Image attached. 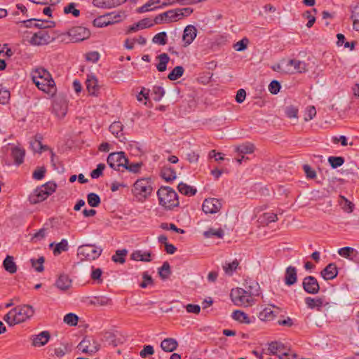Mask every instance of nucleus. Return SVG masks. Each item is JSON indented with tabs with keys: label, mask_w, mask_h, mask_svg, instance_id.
Returning <instances> with one entry per match:
<instances>
[{
	"label": "nucleus",
	"mask_w": 359,
	"mask_h": 359,
	"mask_svg": "<svg viewBox=\"0 0 359 359\" xmlns=\"http://www.w3.org/2000/svg\"><path fill=\"white\" fill-rule=\"evenodd\" d=\"M32 79L38 88L53 95L56 93L55 81L50 74L43 68H36L31 73Z\"/></svg>",
	"instance_id": "nucleus-1"
},
{
	"label": "nucleus",
	"mask_w": 359,
	"mask_h": 359,
	"mask_svg": "<svg viewBox=\"0 0 359 359\" xmlns=\"http://www.w3.org/2000/svg\"><path fill=\"white\" fill-rule=\"evenodd\" d=\"M157 196L159 205L165 210H170L179 206L178 195L176 191L170 187H161L157 191Z\"/></svg>",
	"instance_id": "nucleus-2"
},
{
	"label": "nucleus",
	"mask_w": 359,
	"mask_h": 359,
	"mask_svg": "<svg viewBox=\"0 0 359 359\" xmlns=\"http://www.w3.org/2000/svg\"><path fill=\"white\" fill-rule=\"evenodd\" d=\"M153 190L151 182L149 178H142L137 180L133 189L135 196L139 197V200H144L148 198Z\"/></svg>",
	"instance_id": "nucleus-3"
},
{
	"label": "nucleus",
	"mask_w": 359,
	"mask_h": 359,
	"mask_svg": "<svg viewBox=\"0 0 359 359\" xmlns=\"http://www.w3.org/2000/svg\"><path fill=\"white\" fill-rule=\"evenodd\" d=\"M102 252V248L95 244H85L78 248V255L83 257L81 260H95L101 255Z\"/></svg>",
	"instance_id": "nucleus-4"
},
{
	"label": "nucleus",
	"mask_w": 359,
	"mask_h": 359,
	"mask_svg": "<svg viewBox=\"0 0 359 359\" xmlns=\"http://www.w3.org/2000/svg\"><path fill=\"white\" fill-rule=\"evenodd\" d=\"M231 298L237 306H248L253 302V297L246 293L243 288L233 289L231 292Z\"/></svg>",
	"instance_id": "nucleus-5"
},
{
	"label": "nucleus",
	"mask_w": 359,
	"mask_h": 359,
	"mask_svg": "<svg viewBox=\"0 0 359 359\" xmlns=\"http://www.w3.org/2000/svg\"><path fill=\"white\" fill-rule=\"evenodd\" d=\"M125 17L124 13H111L96 18L93 20V25L97 27H106L121 21Z\"/></svg>",
	"instance_id": "nucleus-6"
},
{
	"label": "nucleus",
	"mask_w": 359,
	"mask_h": 359,
	"mask_svg": "<svg viewBox=\"0 0 359 359\" xmlns=\"http://www.w3.org/2000/svg\"><path fill=\"white\" fill-rule=\"evenodd\" d=\"M268 351L270 354L276 355L280 359H294L297 358L296 353H290V350L287 349L280 342L273 341L269 344Z\"/></svg>",
	"instance_id": "nucleus-7"
},
{
	"label": "nucleus",
	"mask_w": 359,
	"mask_h": 359,
	"mask_svg": "<svg viewBox=\"0 0 359 359\" xmlns=\"http://www.w3.org/2000/svg\"><path fill=\"white\" fill-rule=\"evenodd\" d=\"M13 311H15L13 321L17 324L25 321L32 317L34 313L32 306L27 304L16 306L13 309Z\"/></svg>",
	"instance_id": "nucleus-8"
},
{
	"label": "nucleus",
	"mask_w": 359,
	"mask_h": 359,
	"mask_svg": "<svg viewBox=\"0 0 359 359\" xmlns=\"http://www.w3.org/2000/svg\"><path fill=\"white\" fill-rule=\"evenodd\" d=\"M107 163L114 170H118L128 163V158L123 151L113 152L109 154L107 159Z\"/></svg>",
	"instance_id": "nucleus-9"
},
{
	"label": "nucleus",
	"mask_w": 359,
	"mask_h": 359,
	"mask_svg": "<svg viewBox=\"0 0 359 359\" xmlns=\"http://www.w3.org/2000/svg\"><path fill=\"white\" fill-rule=\"evenodd\" d=\"M68 35L72 42H79L88 39L90 32L86 27L77 26L71 28L68 32Z\"/></svg>",
	"instance_id": "nucleus-10"
},
{
	"label": "nucleus",
	"mask_w": 359,
	"mask_h": 359,
	"mask_svg": "<svg viewBox=\"0 0 359 359\" xmlns=\"http://www.w3.org/2000/svg\"><path fill=\"white\" fill-rule=\"evenodd\" d=\"M222 207L220 200L215 198H209L204 200L202 205V210L205 214H215Z\"/></svg>",
	"instance_id": "nucleus-11"
},
{
	"label": "nucleus",
	"mask_w": 359,
	"mask_h": 359,
	"mask_svg": "<svg viewBox=\"0 0 359 359\" xmlns=\"http://www.w3.org/2000/svg\"><path fill=\"white\" fill-rule=\"evenodd\" d=\"M53 39L47 31L40 30L32 35L29 43L33 46H43L49 43Z\"/></svg>",
	"instance_id": "nucleus-12"
},
{
	"label": "nucleus",
	"mask_w": 359,
	"mask_h": 359,
	"mask_svg": "<svg viewBox=\"0 0 359 359\" xmlns=\"http://www.w3.org/2000/svg\"><path fill=\"white\" fill-rule=\"evenodd\" d=\"M304 290L310 294H316L320 291V285L317 279L312 276H306L302 281Z\"/></svg>",
	"instance_id": "nucleus-13"
},
{
	"label": "nucleus",
	"mask_w": 359,
	"mask_h": 359,
	"mask_svg": "<svg viewBox=\"0 0 359 359\" xmlns=\"http://www.w3.org/2000/svg\"><path fill=\"white\" fill-rule=\"evenodd\" d=\"M291 67H293L294 70L298 73H303L307 71V65L303 61L295 59L290 60L287 62L285 72L293 73L294 71L291 69Z\"/></svg>",
	"instance_id": "nucleus-14"
},
{
	"label": "nucleus",
	"mask_w": 359,
	"mask_h": 359,
	"mask_svg": "<svg viewBox=\"0 0 359 359\" xmlns=\"http://www.w3.org/2000/svg\"><path fill=\"white\" fill-rule=\"evenodd\" d=\"M305 304L309 309H316L318 311H321V308L323 306H330V304L328 302L324 303V299L322 297L313 298L307 297L305 298Z\"/></svg>",
	"instance_id": "nucleus-15"
},
{
	"label": "nucleus",
	"mask_w": 359,
	"mask_h": 359,
	"mask_svg": "<svg viewBox=\"0 0 359 359\" xmlns=\"http://www.w3.org/2000/svg\"><path fill=\"white\" fill-rule=\"evenodd\" d=\"M297 281V270L293 266L286 268L284 276L285 284L287 286L294 285Z\"/></svg>",
	"instance_id": "nucleus-16"
},
{
	"label": "nucleus",
	"mask_w": 359,
	"mask_h": 359,
	"mask_svg": "<svg viewBox=\"0 0 359 359\" xmlns=\"http://www.w3.org/2000/svg\"><path fill=\"white\" fill-rule=\"evenodd\" d=\"M93 343L95 345L91 346L90 339L86 337L79 344L77 347L82 353L92 354L96 353L100 348L99 345L95 344V341H93Z\"/></svg>",
	"instance_id": "nucleus-17"
},
{
	"label": "nucleus",
	"mask_w": 359,
	"mask_h": 359,
	"mask_svg": "<svg viewBox=\"0 0 359 359\" xmlns=\"http://www.w3.org/2000/svg\"><path fill=\"white\" fill-rule=\"evenodd\" d=\"M176 15L175 9L169 10L156 16L154 20V24H161L163 22H175Z\"/></svg>",
	"instance_id": "nucleus-18"
},
{
	"label": "nucleus",
	"mask_w": 359,
	"mask_h": 359,
	"mask_svg": "<svg viewBox=\"0 0 359 359\" xmlns=\"http://www.w3.org/2000/svg\"><path fill=\"white\" fill-rule=\"evenodd\" d=\"M109 131L115 135L116 138L119 140L121 142H125L126 141V138L123 133V125L120 121H114L113 122L109 128Z\"/></svg>",
	"instance_id": "nucleus-19"
},
{
	"label": "nucleus",
	"mask_w": 359,
	"mask_h": 359,
	"mask_svg": "<svg viewBox=\"0 0 359 359\" xmlns=\"http://www.w3.org/2000/svg\"><path fill=\"white\" fill-rule=\"evenodd\" d=\"M197 30L193 25H188L185 27L182 36V40L184 43V46L190 45L194 39L196 37Z\"/></svg>",
	"instance_id": "nucleus-20"
},
{
	"label": "nucleus",
	"mask_w": 359,
	"mask_h": 359,
	"mask_svg": "<svg viewBox=\"0 0 359 359\" xmlns=\"http://www.w3.org/2000/svg\"><path fill=\"white\" fill-rule=\"evenodd\" d=\"M72 280L68 275L61 273L57 278L55 285L62 291H66L72 287Z\"/></svg>",
	"instance_id": "nucleus-21"
},
{
	"label": "nucleus",
	"mask_w": 359,
	"mask_h": 359,
	"mask_svg": "<svg viewBox=\"0 0 359 359\" xmlns=\"http://www.w3.org/2000/svg\"><path fill=\"white\" fill-rule=\"evenodd\" d=\"M49 196H50L49 194L44 189H42V187H38L34 190L33 194H32L30 195L29 201L31 203L36 204V203L43 201Z\"/></svg>",
	"instance_id": "nucleus-22"
},
{
	"label": "nucleus",
	"mask_w": 359,
	"mask_h": 359,
	"mask_svg": "<svg viewBox=\"0 0 359 359\" xmlns=\"http://www.w3.org/2000/svg\"><path fill=\"white\" fill-rule=\"evenodd\" d=\"M338 269L334 263L329 264L321 272V276L326 280H332L337 277Z\"/></svg>",
	"instance_id": "nucleus-23"
},
{
	"label": "nucleus",
	"mask_w": 359,
	"mask_h": 359,
	"mask_svg": "<svg viewBox=\"0 0 359 359\" xmlns=\"http://www.w3.org/2000/svg\"><path fill=\"white\" fill-rule=\"evenodd\" d=\"M244 285L245 289H243V290L246 292V293L251 294L252 297L259 294L260 287L257 281L251 278L246 279Z\"/></svg>",
	"instance_id": "nucleus-24"
},
{
	"label": "nucleus",
	"mask_w": 359,
	"mask_h": 359,
	"mask_svg": "<svg viewBox=\"0 0 359 359\" xmlns=\"http://www.w3.org/2000/svg\"><path fill=\"white\" fill-rule=\"evenodd\" d=\"M50 338L48 331H43L32 337V346H42L46 345Z\"/></svg>",
	"instance_id": "nucleus-25"
},
{
	"label": "nucleus",
	"mask_w": 359,
	"mask_h": 359,
	"mask_svg": "<svg viewBox=\"0 0 359 359\" xmlns=\"http://www.w3.org/2000/svg\"><path fill=\"white\" fill-rule=\"evenodd\" d=\"M153 20L151 18H144L137 23L131 25L128 30V33L136 32L140 29L151 27L154 25Z\"/></svg>",
	"instance_id": "nucleus-26"
},
{
	"label": "nucleus",
	"mask_w": 359,
	"mask_h": 359,
	"mask_svg": "<svg viewBox=\"0 0 359 359\" xmlns=\"http://www.w3.org/2000/svg\"><path fill=\"white\" fill-rule=\"evenodd\" d=\"M97 78L93 74H89L86 81V88L90 95H95L99 90Z\"/></svg>",
	"instance_id": "nucleus-27"
},
{
	"label": "nucleus",
	"mask_w": 359,
	"mask_h": 359,
	"mask_svg": "<svg viewBox=\"0 0 359 359\" xmlns=\"http://www.w3.org/2000/svg\"><path fill=\"white\" fill-rule=\"evenodd\" d=\"M273 308H276L278 311H272L271 308H265L259 313V318L261 320H271L273 319L279 313L280 308L276 306L275 305H271Z\"/></svg>",
	"instance_id": "nucleus-28"
},
{
	"label": "nucleus",
	"mask_w": 359,
	"mask_h": 359,
	"mask_svg": "<svg viewBox=\"0 0 359 359\" xmlns=\"http://www.w3.org/2000/svg\"><path fill=\"white\" fill-rule=\"evenodd\" d=\"M124 0H93V4L99 8H112L120 5Z\"/></svg>",
	"instance_id": "nucleus-29"
},
{
	"label": "nucleus",
	"mask_w": 359,
	"mask_h": 359,
	"mask_svg": "<svg viewBox=\"0 0 359 359\" xmlns=\"http://www.w3.org/2000/svg\"><path fill=\"white\" fill-rule=\"evenodd\" d=\"M178 346L177 341L173 338H166L161 343V348L165 352H172Z\"/></svg>",
	"instance_id": "nucleus-30"
},
{
	"label": "nucleus",
	"mask_w": 359,
	"mask_h": 359,
	"mask_svg": "<svg viewBox=\"0 0 359 359\" xmlns=\"http://www.w3.org/2000/svg\"><path fill=\"white\" fill-rule=\"evenodd\" d=\"M3 266L4 269L13 274L17 271V265L14 262V258L13 256L7 255L5 259L3 262Z\"/></svg>",
	"instance_id": "nucleus-31"
},
{
	"label": "nucleus",
	"mask_w": 359,
	"mask_h": 359,
	"mask_svg": "<svg viewBox=\"0 0 359 359\" xmlns=\"http://www.w3.org/2000/svg\"><path fill=\"white\" fill-rule=\"evenodd\" d=\"M11 155L15 164L20 165L24 161L25 151L18 147H15L12 148Z\"/></svg>",
	"instance_id": "nucleus-32"
},
{
	"label": "nucleus",
	"mask_w": 359,
	"mask_h": 359,
	"mask_svg": "<svg viewBox=\"0 0 359 359\" xmlns=\"http://www.w3.org/2000/svg\"><path fill=\"white\" fill-rule=\"evenodd\" d=\"M161 176L166 182H170L176 178V172L170 166H163L161 170Z\"/></svg>",
	"instance_id": "nucleus-33"
},
{
	"label": "nucleus",
	"mask_w": 359,
	"mask_h": 359,
	"mask_svg": "<svg viewBox=\"0 0 359 359\" xmlns=\"http://www.w3.org/2000/svg\"><path fill=\"white\" fill-rule=\"evenodd\" d=\"M231 317L233 320L238 321L239 323H241L250 324L251 323V320H250L248 316L245 313L240 310L234 311L231 314Z\"/></svg>",
	"instance_id": "nucleus-34"
},
{
	"label": "nucleus",
	"mask_w": 359,
	"mask_h": 359,
	"mask_svg": "<svg viewBox=\"0 0 359 359\" xmlns=\"http://www.w3.org/2000/svg\"><path fill=\"white\" fill-rule=\"evenodd\" d=\"M159 62L156 65V69L158 72H164L166 70L167 64L170 60V57L167 53H161L157 57Z\"/></svg>",
	"instance_id": "nucleus-35"
},
{
	"label": "nucleus",
	"mask_w": 359,
	"mask_h": 359,
	"mask_svg": "<svg viewBox=\"0 0 359 359\" xmlns=\"http://www.w3.org/2000/svg\"><path fill=\"white\" fill-rule=\"evenodd\" d=\"M178 191L185 196H194L196 194V189L185 184L180 182L177 187Z\"/></svg>",
	"instance_id": "nucleus-36"
},
{
	"label": "nucleus",
	"mask_w": 359,
	"mask_h": 359,
	"mask_svg": "<svg viewBox=\"0 0 359 359\" xmlns=\"http://www.w3.org/2000/svg\"><path fill=\"white\" fill-rule=\"evenodd\" d=\"M131 259L135 261H142L149 262L151 261L150 252H144L142 253L140 250H136L131 254Z\"/></svg>",
	"instance_id": "nucleus-37"
},
{
	"label": "nucleus",
	"mask_w": 359,
	"mask_h": 359,
	"mask_svg": "<svg viewBox=\"0 0 359 359\" xmlns=\"http://www.w3.org/2000/svg\"><path fill=\"white\" fill-rule=\"evenodd\" d=\"M68 249V241L66 239H62L60 243L55 244L53 249V254L57 256L60 255L62 252L67 251Z\"/></svg>",
	"instance_id": "nucleus-38"
},
{
	"label": "nucleus",
	"mask_w": 359,
	"mask_h": 359,
	"mask_svg": "<svg viewBox=\"0 0 359 359\" xmlns=\"http://www.w3.org/2000/svg\"><path fill=\"white\" fill-rule=\"evenodd\" d=\"M184 69L182 66H177L168 75V79L175 81L182 76Z\"/></svg>",
	"instance_id": "nucleus-39"
},
{
	"label": "nucleus",
	"mask_w": 359,
	"mask_h": 359,
	"mask_svg": "<svg viewBox=\"0 0 359 359\" xmlns=\"http://www.w3.org/2000/svg\"><path fill=\"white\" fill-rule=\"evenodd\" d=\"M254 145L250 143L243 144L236 147V151L239 154H252L254 151Z\"/></svg>",
	"instance_id": "nucleus-40"
},
{
	"label": "nucleus",
	"mask_w": 359,
	"mask_h": 359,
	"mask_svg": "<svg viewBox=\"0 0 359 359\" xmlns=\"http://www.w3.org/2000/svg\"><path fill=\"white\" fill-rule=\"evenodd\" d=\"M30 147L34 152L41 153L42 151H46L49 149L46 145H43L41 140L34 139L30 141Z\"/></svg>",
	"instance_id": "nucleus-41"
},
{
	"label": "nucleus",
	"mask_w": 359,
	"mask_h": 359,
	"mask_svg": "<svg viewBox=\"0 0 359 359\" xmlns=\"http://www.w3.org/2000/svg\"><path fill=\"white\" fill-rule=\"evenodd\" d=\"M45 262V259L43 256L39 257L38 259H31L30 262L32 264V266L35 269L37 272H43L44 270L43 263Z\"/></svg>",
	"instance_id": "nucleus-42"
},
{
	"label": "nucleus",
	"mask_w": 359,
	"mask_h": 359,
	"mask_svg": "<svg viewBox=\"0 0 359 359\" xmlns=\"http://www.w3.org/2000/svg\"><path fill=\"white\" fill-rule=\"evenodd\" d=\"M128 251L126 249L118 250L116 251L115 255L111 257L112 261L116 263L123 264L126 262V256L127 255Z\"/></svg>",
	"instance_id": "nucleus-43"
},
{
	"label": "nucleus",
	"mask_w": 359,
	"mask_h": 359,
	"mask_svg": "<svg viewBox=\"0 0 359 359\" xmlns=\"http://www.w3.org/2000/svg\"><path fill=\"white\" fill-rule=\"evenodd\" d=\"M171 273L170 266L168 262H163L162 266L158 269L159 276L163 280L168 278Z\"/></svg>",
	"instance_id": "nucleus-44"
},
{
	"label": "nucleus",
	"mask_w": 359,
	"mask_h": 359,
	"mask_svg": "<svg viewBox=\"0 0 359 359\" xmlns=\"http://www.w3.org/2000/svg\"><path fill=\"white\" fill-rule=\"evenodd\" d=\"M339 204L341 208L346 212L351 213L353 211L354 205L343 196H340Z\"/></svg>",
	"instance_id": "nucleus-45"
},
{
	"label": "nucleus",
	"mask_w": 359,
	"mask_h": 359,
	"mask_svg": "<svg viewBox=\"0 0 359 359\" xmlns=\"http://www.w3.org/2000/svg\"><path fill=\"white\" fill-rule=\"evenodd\" d=\"M87 201L90 206L96 208L100 204V196L95 193H90L87 195Z\"/></svg>",
	"instance_id": "nucleus-46"
},
{
	"label": "nucleus",
	"mask_w": 359,
	"mask_h": 359,
	"mask_svg": "<svg viewBox=\"0 0 359 359\" xmlns=\"http://www.w3.org/2000/svg\"><path fill=\"white\" fill-rule=\"evenodd\" d=\"M344 161V158L342 156H330L328 158V162L334 169L342 165Z\"/></svg>",
	"instance_id": "nucleus-47"
},
{
	"label": "nucleus",
	"mask_w": 359,
	"mask_h": 359,
	"mask_svg": "<svg viewBox=\"0 0 359 359\" xmlns=\"http://www.w3.org/2000/svg\"><path fill=\"white\" fill-rule=\"evenodd\" d=\"M153 43L159 45H165L167 43V34L165 32H161L156 34L152 39Z\"/></svg>",
	"instance_id": "nucleus-48"
},
{
	"label": "nucleus",
	"mask_w": 359,
	"mask_h": 359,
	"mask_svg": "<svg viewBox=\"0 0 359 359\" xmlns=\"http://www.w3.org/2000/svg\"><path fill=\"white\" fill-rule=\"evenodd\" d=\"M69 351L70 348L67 344H61L59 347L54 348V355L60 358Z\"/></svg>",
	"instance_id": "nucleus-49"
},
{
	"label": "nucleus",
	"mask_w": 359,
	"mask_h": 359,
	"mask_svg": "<svg viewBox=\"0 0 359 359\" xmlns=\"http://www.w3.org/2000/svg\"><path fill=\"white\" fill-rule=\"evenodd\" d=\"M175 15H176V20H178L183 17L189 16L192 12L193 10L189 8H176L175 9Z\"/></svg>",
	"instance_id": "nucleus-50"
},
{
	"label": "nucleus",
	"mask_w": 359,
	"mask_h": 359,
	"mask_svg": "<svg viewBox=\"0 0 359 359\" xmlns=\"http://www.w3.org/2000/svg\"><path fill=\"white\" fill-rule=\"evenodd\" d=\"M238 266V262L236 259H235L231 263L225 264V265L223 266V269L227 275L231 276L237 269Z\"/></svg>",
	"instance_id": "nucleus-51"
},
{
	"label": "nucleus",
	"mask_w": 359,
	"mask_h": 359,
	"mask_svg": "<svg viewBox=\"0 0 359 359\" xmlns=\"http://www.w3.org/2000/svg\"><path fill=\"white\" fill-rule=\"evenodd\" d=\"M224 235V231L222 229H219L217 230L210 229L209 230L205 231L203 233V236L205 238H210L215 236H217V238H222Z\"/></svg>",
	"instance_id": "nucleus-52"
},
{
	"label": "nucleus",
	"mask_w": 359,
	"mask_h": 359,
	"mask_svg": "<svg viewBox=\"0 0 359 359\" xmlns=\"http://www.w3.org/2000/svg\"><path fill=\"white\" fill-rule=\"evenodd\" d=\"M78 320L79 318L76 314L69 313L65 316L63 320L65 323L70 326H75L77 325Z\"/></svg>",
	"instance_id": "nucleus-53"
},
{
	"label": "nucleus",
	"mask_w": 359,
	"mask_h": 359,
	"mask_svg": "<svg viewBox=\"0 0 359 359\" xmlns=\"http://www.w3.org/2000/svg\"><path fill=\"white\" fill-rule=\"evenodd\" d=\"M10 91L4 89L1 85H0V104H6L10 100Z\"/></svg>",
	"instance_id": "nucleus-54"
},
{
	"label": "nucleus",
	"mask_w": 359,
	"mask_h": 359,
	"mask_svg": "<svg viewBox=\"0 0 359 359\" xmlns=\"http://www.w3.org/2000/svg\"><path fill=\"white\" fill-rule=\"evenodd\" d=\"M75 3H70L64 8L65 14L72 13L74 17H78L80 14L79 10L76 9Z\"/></svg>",
	"instance_id": "nucleus-55"
},
{
	"label": "nucleus",
	"mask_w": 359,
	"mask_h": 359,
	"mask_svg": "<svg viewBox=\"0 0 359 359\" xmlns=\"http://www.w3.org/2000/svg\"><path fill=\"white\" fill-rule=\"evenodd\" d=\"M154 94V100L155 101H160L165 95V90L161 86H154L152 90Z\"/></svg>",
	"instance_id": "nucleus-56"
},
{
	"label": "nucleus",
	"mask_w": 359,
	"mask_h": 359,
	"mask_svg": "<svg viewBox=\"0 0 359 359\" xmlns=\"http://www.w3.org/2000/svg\"><path fill=\"white\" fill-rule=\"evenodd\" d=\"M36 21L40 22V23H34V27L40 29L41 30H44V29L47 27H55V22L53 21H45L41 20H37Z\"/></svg>",
	"instance_id": "nucleus-57"
},
{
	"label": "nucleus",
	"mask_w": 359,
	"mask_h": 359,
	"mask_svg": "<svg viewBox=\"0 0 359 359\" xmlns=\"http://www.w3.org/2000/svg\"><path fill=\"white\" fill-rule=\"evenodd\" d=\"M46 169L44 166L37 168L32 174V177L36 180H41L44 177Z\"/></svg>",
	"instance_id": "nucleus-58"
},
{
	"label": "nucleus",
	"mask_w": 359,
	"mask_h": 359,
	"mask_svg": "<svg viewBox=\"0 0 359 359\" xmlns=\"http://www.w3.org/2000/svg\"><path fill=\"white\" fill-rule=\"evenodd\" d=\"M40 187H42V189H44L45 191H46L50 196L52 194H53L55 191L56 188H57V184L55 182L50 181V182L45 183Z\"/></svg>",
	"instance_id": "nucleus-59"
},
{
	"label": "nucleus",
	"mask_w": 359,
	"mask_h": 359,
	"mask_svg": "<svg viewBox=\"0 0 359 359\" xmlns=\"http://www.w3.org/2000/svg\"><path fill=\"white\" fill-rule=\"evenodd\" d=\"M105 168V165L104 163H100L97 165L96 169L93 170L90 173V177L93 179H97L100 177L103 172V170Z\"/></svg>",
	"instance_id": "nucleus-60"
},
{
	"label": "nucleus",
	"mask_w": 359,
	"mask_h": 359,
	"mask_svg": "<svg viewBox=\"0 0 359 359\" xmlns=\"http://www.w3.org/2000/svg\"><path fill=\"white\" fill-rule=\"evenodd\" d=\"M316 114V108L313 106H309L306 107V112L304 115V121H309L313 118V117Z\"/></svg>",
	"instance_id": "nucleus-61"
},
{
	"label": "nucleus",
	"mask_w": 359,
	"mask_h": 359,
	"mask_svg": "<svg viewBox=\"0 0 359 359\" xmlns=\"http://www.w3.org/2000/svg\"><path fill=\"white\" fill-rule=\"evenodd\" d=\"M141 165L142 163H133L131 164H129V162L128 161V163H126V165L123 166V168L131 172L137 173L139 172Z\"/></svg>",
	"instance_id": "nucleus-62"
},
{
	"label": "nucleus",
	"mask_w": 359,
	"mask_h": 359,
	"mask_svg": "<svg viewBox=\"0 0 359 359\" xmlns=\"http://www.w3.org/2000/svg\"><path fill=\"white\" fill-rule=\"evenodd\" d=\"M248 43L249 40L247 38H243L235 43L233 47L237 51H243L247 48Z\"/></svg>",
	"instance_id": "nucleus-63"
},
{
	"label": "nucleus",
	"mask_w": 359,
	"mask_h": 359,
	"mask_svg": "<svg viewBox=\"0 0 359 359\" xmlns=\"http://www.w3.org/2000/svg\"><path fill=\"white\" fill-rule=\"evenodd\" d=\"M358 9V8H355L352 11L351 18L353 19V29L359 32V12Z\"/></svg>",
	"instance_id": "nucleus-64"
}]
</instances>
